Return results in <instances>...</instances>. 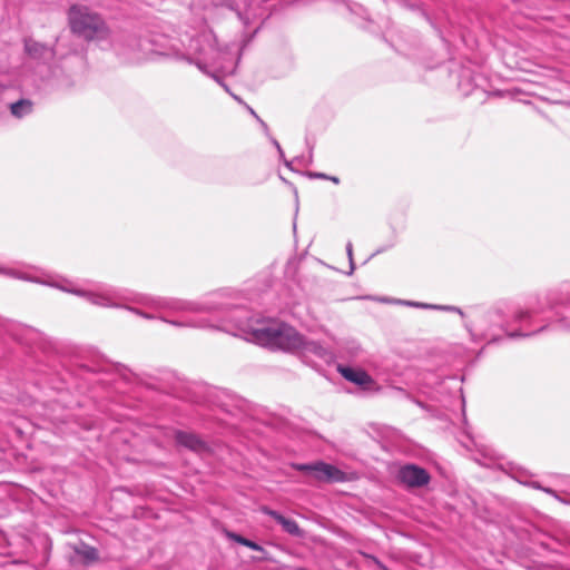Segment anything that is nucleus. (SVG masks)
Wrapping results in <instances>:
<instances>
[{"label":"nucleus","instance_id":"nucleus-11","mask_svg":"<svg viewBox=\"0 0 570 570\" xmlns=\"http://www.w3.org/2000/svg\"><path fill=\"white\" fill-rule=\"evenodd\" d=\"M337 371L345 380L358 386L368 387L371 384H373L372 377L361 368L338 365Z\"/></svg>","mask_w":570,"mask_h":570},{"label":"nucleus","instance_id":"nucleus-2","mask_svg":"<svg viewBox=\"0 0 570 570\" xmlns=\"http://www.w3.org/2000/svg\"><path fill=\"white\" fill-rule=\"evenodd\" d=\"M544 315V325L537 331L524 333L515 331L508 333L509 337H527L546 331L551 324L561 330L570 331V284L557 291H550L543 296L531 299L525 307H519L513 313V321L519 324H531L537 315Z\"/></svg>","mask_w":570,"mask_h":570},{"label":"nucleus","instance_id":"nucleus-24","mask_svg":"<svg viewBox=\"0 0 570 570\" xmlns=\"http://www.w3.org/2000/svg\"><path fill=\"white\" fill-rule=\"evenodd\" d=\"M272 144L275 146V148L277 149L278 154H279V158H284V151L279 145V142L275 139V138H272Z\"/></svg>","mask_w":570,"mask_h":570},{"label":"nucleus","instance_id":"nucleus-20","mask_svg":"<svg viewBox=\"0 0 570 570\" xmlns=\"http://www.w3.org/2000/svg\"><path fill=\"white\" fill-rule=\"evenodd\" d=\"M245 547H247L254 551H259V552L265 553V549L261 544H258L249 539H246Z\"/></svg>","mask_w":570,"mask_h":570},{"label":"nucleus","instance_id":"nucleus-3","mask_svg":"<svg viewBox=\"0 0 570 570\" xmlns=\"http://www.w3.org/2000/svg\"><path fill=\"white\" fill-rule=\"evenodd\" d=\"M253 338L264 346L297 353L303 335L284 323L268 322L253 328Z\"/></svg>","mask_w":570,"mask_h":570},{"label":"nucleus","instance_id":"nucleus-14","mask_svg":"<svg viewBox=\"0 0 570 570\" xmlns=\"http://www.w3.org/2000/svg\"><path fill=\"white\" fill-rule=\"evenodd\" d=\"M176 442L191 451L200 452L206 449V444L195 434L177 431L175 434Z\"/></svg>","mask_w":570,"mask_h":570},{"label":"nucleus","instance_id":"nucleus-31","mask_svg":"<svg viewBox=\"0 0 570 570\" xmlns=\"http://www.w3.org/2000/svg\"><path fill=\"white\" fill-rule=\"evenodd\" d=\"M266 559H267L266 557H262V558H258L257 560L262 561V560H266Z\"/></svg>","mask_w":570,"mask_h":570},{"label":"nucleus","instance_id":"nucleus-4","mask_svg":"<svg viewBox=\"0 0 570 570\" xmlns=\"http://www.w3.org/2000/svg\"><path fill=\"white\" fill-rule=\"evenodd\" d=\"M68 20L71 31L86 40H102L109 35L102 18L86 6H72Z\"/></svg>","mask_w":570,"mask_h":570},{"label":"nucleus","instance_id":"nucleus-27","mask_svg":"<svg viewBox=\"0 0 570 570\" xmlns=\"http://www.w3.org/2000/svg\"><path fill=\"white\" fill-rule=\"evenodd\" d=\"M327 180H331V181H333L334 184H338V183H340V179H338V177H336V176H328V175H327Z\"/></svg>","mask_w":570,"mask_h":570},{"label":"nucleus","instance_id":"nucleus-1","mask_svg":"<svg viewBox=\"0 0 570 570\" xmlns=\"http://www.w3.org/2000/svg\"><path fill=\"white\" fill-rule=\"evenodd\" d=\"M0 273H3L16 278L57 287L63 292L83 297L91 304L102 307H122L121 302L130 301L142 304L144 306L154 308L156 311L200 313L210 312L219 308V306L213 301L199 303L170 297H153L145 294H132L127 289L115 288L107 285H99L94 288L85 289L75 286L71 282L66 279L56 281L52 276L49 275L40 277L31 273L19 272L16 269H6L1 267Z\"/></svg>","mask_w":570,"mask_h":570},{"label":"nucleus","instance_id":"nucleus-12","mask_svg":"<svg viewBox=\"0 0 570 570\" xmlns=\"http://www.w3.org/2000/svg\"><path fill=\"white\" fill-rule=\"evenodd\" d=\"M296 354L304 358L315 356L320 360H326L328 356L327 350L320 342L306 340L304 336Z\"/></svg>","mask_w":570,"mask_h":570},{"label":"nucleus","instance_id":"nucleus-13","mask_svg":"<svg viewBox=\"0 0 570 570\" xmlns=\"http://www.w3.org/2000/svg\"><path fill=\"white\" fill-rule=\"evenodd\" d=\"M379 301L383 302V303H395V304L415 306V307H421V308H432V309H441V311H448V312H455L461 317L464 316V312L460 307L452 306V305H432V304L416 303V302H411V301L391 299V298H386V297L379 298Z\"/></svg>","mask_w":570,"mask_h":570},{"label":"nucleus","instance_id":"nucleus-25","mask_svg":"<svg viewBox=\"0 0 570 570\" xmlns=\"http://www.w3.org/2000/svg\"><path fill=\"white\" fill-rule=\"evenodd\" d=\"M272 144L275 146V148L277 149L278 154H279V158H284V151L279 145V142L275 139V138H272Z\"/></svg>","mask_w":570,"mask_h":570},{"label":"nucleus","instance_id":"nucleus-18","mask_svg":"<svg viewBox=\"0 0 570 570\" xmlns=\"http://www.w3.org/2000/svg\"><path fill=\"white\" fill-rule=\"evenodd\" d=\"M77 553L81 556L87 562H92L98 559L97 550L91 547H83V549L78 550Z\"/></svg>","mask_w":570,"mask_h":570},{"label":"nucleus","instance_id":"nucleus-23","mask_svg":"<svg viewBox=\"0 0 570 570\" xmlns=\"http://www.w3.org/2000/svg\"><path fill=\"white\" fill-rule=\"evenodd\" d=\"M346 253L351 263V267L353 268V245L351 242L346 244Z\"/></svg>","mask_w":570,"mask_h":570},{"label":"nucleus","instance_id":"nucleus-28","mask_svg":"<svg viewBox=\"0 0 570 570\" xmlns=\"http://www.w3.org/2000/svg\"><path fill=\"white\" fill-rule=\"evenodd\" d=\"M531 487L537 489V490H542L543 489V487L539 482H532Z\"/></svg>","mask_w":570,"mask_h":570},{"label":"nucleus","instance_id":"nucleus-16","mask_svg":"<svg viewBox=\"0 0 570 570\" xmlns=\"http://www.w3.org/2000/svg\"><path fill=\"white\" fill-rule=\"evenodd\" d=\"M135 42H136L137 49L132 50V53L129 56L128 59L132 62H139L140 60L147 59L148 53L146 50L148 49L149 41L144 39V40L135 41Z\"/></svg>","mask_w":570,"mask_h":570},{"label":"nucleus","instance_id":"nucleus-6","mask_svg":"<svg viewBox=\"0 0 570 570\" xmlns=\"http://www.w3.org/2000/svg\"><path fill=\"white\" fill-rule=\"evenodd\" d=\"M294 468L298 471L309 473L316 481L327 483L347 481V475L345 472L325 462H316L314 464L301 463L295 464Z\"/></svg>","mask_w":570,"mask_h":570},{"label":"nucleus","instance_id":"nucleus-26","mask_svg":"<svg viewBox=\"0 0 570 570\" xmlns=\"http://www.w3.org/2000/svg\"><path fill=\"white\" fill-rule=\"evenodd\" d=\"M247 109L249 110V112H250L255 118H257V119L259 120V122H261V124H262V126L264 127L265 131H268V127H267V125H266L263 120H261V119L258 118V116L256 115V112H255L250 107H247Z\"/></svg>","mask_w":570,"mask_h":570},{"label":"nucleus","instance_id":"nucleus-10","mask_svg":"<svg viewBox=\"0 0 570 570\" xmlns=\"http://www.w3.org/2000/svg\"><path fill=\"white\" fill-rule=\"evenodd\" d=\"M129 311L131 312H135L137 313L138 315L145 317V318H159L164 322H167L171 325H175V326H189V327H197V328H220V330H225L226 327L223 326V325H214L212 323H209L208 321L206 320H198V321H188V322H178V321H169V320H166L165 317L163 316H156L154 314H150V313H146V312H141L137 308H129Z\"/></svg>","mask_w":570,"mask_h":570},{"label":"nucleus","instance_id":"nucleus-21","mask_svg":"<svg viewBox=\"0 0 570 570\" xmlns=\"http://www.w3.org/2000/svg\"><path fill=\"white\" fill-rule=\"evenodd\" d=\"M306 176L312 179H327V175L323 173H316V171H308L306 173Z\"/></svg>","mask_w":570,"mask_h":570},{"label":"nucleus","instance_id":"nucleus-30","mask_svg":"<svg viewBox=\"0 0 570 570\" xmlns=\"http://www.w3.org/2000/svg\"><path fill=\"white\" fill-rule=\"evenodd\" d=\"M233 97H234V99H236L237 101L242 102V100H240L237 96L233 95Z\"/></svg>","mask_w":570,"mask_h":570},{"label":"nucleus","instance_id":"nucleus-7","mask_svg":"<svg viewBox=\"0 0 570 570\" xmlns=\"http://www.w3.org/2000/svg\"><path fill=\"white\" fill-rule=\"evenodd\" d=\"M397 479L407 488H421L430 482V474L419 465L405 464L400 468Z\"/></svg>","mask_w":570,"mask_h":570},{"label":"nucleus","instance_id":"nucleus-22","mask_svg":"<svg viewBox=\"0 0 570 570\" xmlns=\"http://www.w3.org/2000/svg\"><path fill=\"white\" fill-rule=\"evenodd\" d=\"M541 491H543V492H546V493H548V494L552 495L554 499H557V500H558V501H560V502L567 503V502H566L564 500H562V499L560 498V495H559V494H558L553 489H551V488H544V487H543V489H542Z\"/></svg>","mask_w":570,"mask_h":570},{"label":"nucleus","instance_id":"nucleus-19","mask_svg":"<svg viewBox=\"0 0 570 570\" xmlns=\"http://www.w3.org/2000/svg\"><path fill=\"white\" fill-rule=\"evenodd\" d=\"M225 535L227 539H229L236 543H239L242 546H245V541L247 539V538H245L238 533L232 532V531H225Z\"/></svg>","mask_w":570,"mask_h":570},{"label":"nucleus","instance_id":"nucleus-9","mask_svg":"<svg viewBox=\"0 0 570 570\" xmlns=\"http://www.w3.org/2000/svg\"><path fill=\"white\" fill-rule=\"evenodd\" d=\"M262 512L273 518L277 523H279L286 533L297 538L303 537L304 533L295 520L285 518L283 514L275 510H272L268 507H263Z\"/></svg>","mask_w":570,"mask_h":570},{"label":"nucleus","instance_id":"nucleus-5","mask_svg":"<svg viewBox=\"0 0 570 570\" xmlns=\"http://www.w3.org/2000/svg\"><path fill=\"white\" fill-rule=\"evenodd\" d=\"M189 50L196 55V59H188V61L191 63L194 62L199 70L203 72L212 76L217 82H219L226 91H228V88L226 85L220 82L219 78L210 73L207 68L213 67L217 69H223V67L219 65V59L224 52L217 47L216 39L214 35L210 32H203L196 38H193L190 40Z\"/></svg>","mask_w":570,"mask_h":570},{"label":"nucleus","instance_id":"nucleus-29","mask_svg":"<svg viewBox=\"0 0 570 570\" xmlns=\"http://www.w3.org/2000/svg\"><path fill=\"white\" fill-rule=\"evenodd\" d=\"M494 315H499V311H494V312L489 313L490 320H492Z\"/></svg>","mask_w":570,"mask_h":570},{"label":"nucleus","instance_id":"nucleus-8","mask_svg":"<svg viewBox=\"0 0 570 570\" xmlns=\"http://www.w3.org/2000/svg\"><path fill=\"white\" fill-rule=\"evenodd\" d=\"M24 51L31 59L43 63L50 62L55 57V50L51 47L30 38L24 40Z\"/></svg>","mask_w":570,"mask_h":570},{"label":"nucleus","instance_id":"nucleus-17","mask_svg":"<svg viewBox=\"0 0 570 570\" xmlns=\"http://www.w3.org/2000/svg\"><path fill=\"white\" fill-rule=\"evenodd\" d=\"M281 159L283 160L284 165H285L287 168H289L291 170H293V164H294V163H297V164H299V165H302V166H308V165H311V164H312V161H313L312 154H309V156H308V157H304V156H302V157H296V158H294L293 160H287L285 157H284V158H281Z\"/></svg>","mask_w":570,"mask_h":570},{"label":"nucleus","instance_id":"nucleus-15","mask_svg":"<svg viewBox=\"0 0 570 570\" xmlns=\"http://www.w3.org/2000/svg\"><path fill=\"white\" fill-rule=\"evenodd\" d=\"M10 112L16 118H23L33 111V102L29 99H20L9 105Z\"/></svg>","mask_w":570,"mask_h":570}]
</instances>
